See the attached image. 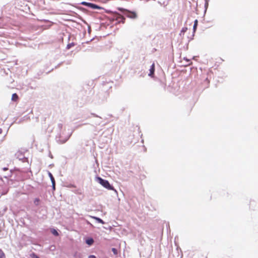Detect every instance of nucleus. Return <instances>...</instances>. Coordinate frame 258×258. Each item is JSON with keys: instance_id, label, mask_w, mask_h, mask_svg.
Returning <instances> with one entry per match:
<instances>
[{"instance_id": "f03ea898", "label": "nucleus", "mask_w": 258, "mask_h": 258, "mask_svg": "<svg viewBox=\"0 0 258 258\" xmlns=\"http://www.w3.org/2000/svg\"><path fill=\"white\" fill-rule=\"evenodd\" d=\"M83 5H84V6H88V7L90 8L91 9H98V10H101V9H103V8L97 5H95V4H92V3H87L85 1H83L82 3H81Z\"/></svg>"}, {"instance_id": "9b49d317", "label": "nucleus", "mask_w": 258, "mask_h": 258, "mask_svg": "<svg viewBox=\"0 0 258 258\" xmlns=\"http://www.w3.org/2000/svg\"><path fill=\"white\" fill-rule=\"evenodd\" d=\"M51 232L52 233L55 235V236H58V233L57 232V231L55 230V229H53L52 231H51Z\"/></svg>"}, {"instance_id": "423d86ee", "label": "nucleus", "mask_w": 258, "mask_h": 258, "mask_svg": "<svg viewBox=\"0 0 258 258\" xmlns=\"http://www.w3.org/2000/svg\"><path fill=\"white\" fill-rule=\"evenodd\" d=\"M19 99V97L16 93H14L12 96V100L13 101H17Z\"/></svg>"}, {"instance_id": "1a4fd4ad", "label": "nucleus", "mask_w": 258, "mask_h": 258, "mask_svg": "<svg viewBox=\"0 0 258 258\" xmlns=\"http://www.w3.org/2000/svg\"><path fill=\"white\" fill-rule=\"evenodd\" d=\"M40 200L38 198H36L34 201V203L35 205L37 206L39 204Z\"/></svg>"}, {"instance_id": "0eeeda50", "label": "nucleus", "mask_w": 258, "mask_h": 258, "mask_svg": "<svg viewBox=\"0 0 258 258\" xmlns=\"http://www.w3.org/2000/svg\"><path fill=\"white\" fill-rule=\"evenodd\" d=\"M86 242L89 245H92L94 242V240L92 238H89L86 240Z\"/></svg>"}, {"instance_id": "2eb2a0df", "label": "nucleus", "mask_w": 258, "mask_h": 258, "mask_svg": "<svg viewBox=\"0 0 258 258\" xmlns=\"http://www.w3.org/2000/svg\"><path fill=\"white\" fill-rule=\"evenodd\" d=\"M88 258H96V256L94 255H91L89 256Z\"/></svg>"}, {"instance_id": "4468645a", "label": "nucleus", "mask_w": 258, "mask_h": 258, "mask_svg": "<svg viewBox=\"0 0 258 258\" xmlns=\"http://www.w3.org/2000/svg\"><path fill=\"white\" fill-rule=\"evenodd\" d=\"M112 251L113 252V253L116 254H117V250L115 248H113L112 249Z\"/></svg>"}, {"instance_id": "ddd939ff", "label": "nucleus", "mask_w": 258, "mask_h": 258, "mask_svg": "<svg viewBox=\"0 0 258 258\" xmlns=\"http://www.w3.org/2000/svg\"><path fill=\"white\" fill-rule=\"evenodd\" d=\"M197 25H198V20H196L195 21V23H194V30H195L196 29Z\"/></svg>"}, {"instance_id": "dca6fc26", "label": "nucleus", "mask_w": 258, "mask_h": 258, "mask_svg": "<svg viewBox=\"0 0 258 258\" xmlns=\"http://www.w3.org/2000/svg\"><path fill=\"white\" fill-rule=\"evenodd\" d=\"M3 170L4 171H7L8 170V168H7V167H4V168H3Z\"/></svg>"}, {"instance_id": "7ed1b4c3", "label": "nucleus", "mask_w": 258, "mask_h": 258, "mask_svg": "<svg viewBox=\"0 0 258 258\" xmlns=\"http://www.w3.org/2000/svg\"><path fill=\"white\" fill-rule=\"evenodd\" d=\"M126 16L127 17L132 19H135L137 18V16L136 13L135 12H128L127 14H126Z\"/></svg>"}, {"instance_id": "f257e3e1", "label": "nucleus", "mask_w": 258, "mask_h": 258, "mask_svg": "<svg viewBox=\"0 0 258 258\" xmlns=\"http://www.w3.org/2000/svg\"><path fill=\"white\" fill-rule=\"evenodd\" d=\"M96 180L98 182H99L100 184H101L104 187L107 188L108 190H113V187L111 186L109 182L105 179H102L100 177H97L96 178Z\"/></svg>"}, {"instance_id": "20e7f679", "label": "nucleus", "mask_w": 258, "mask_h": 258, "mask_svg": "<svg viewBox=\"0 0 258 258\" xmlns=\"http://www.w3.org/2000/svg\"><path fill=\"white\" fill-rule=\"evenodd\" d=\"M154 72H155V64L154 63H153L151 67V68L150 69V73L149 74V76H150V77H153V75L154 74Z\"/></svg>"}, {"instance_id": "6e6552de", "label": "nucleus", "mask_w": 258, "mask_h": 258, "mask_svg": "<svg viewBox=\"0 0 258 258\" xmlns=\"http://www.w3.org/2000/svg\"><path fill=\"white\" fill-rule=\"evenodd\" d=\"M30 256L31 258H39V256L34 252L31 253Z\"/></svg>"}, {"instance_id": "f8f14e48", "label": "nucleus", "mask_w": 258, "mask_h": 258, "mask_svg": "<svg viewBox=\"0 0 258 258\" xmlns=\"http://www.w3.org/2000/svg\"><path fill=\"white\" fill-rule=\"evenodd\" d=\"M95 219H96V220H97L99 223H101V224H104V222H103V221L102 219H100V218H95Z\"/></svg>"}, {"instance_id": "39448f33", "label": "nucleus", "mask_w": 258, "mask_h": 258, "mask_svg": "<svg viewBox=\"0 0 258 258\" xmlns=\"http://www.w3.org/2000/svg\"><path fill=\"white\" fill-rule=\"evenodd\" d=\"M48 175H49V177H50V178L51 179V182H52L53 189V190H54L55 189V180H54V178L52 174L50 172L48 173Z\"/></svg>"}, {"instance_id": "9d476101", "label": "nucleus", "mask_w": 258, "mask_h": 258, "mask_svg": "<svg viewBox=\"0 0 258 258\" xmlns=\"http://www.w3.org/2000/svg\"><path fill=\"white\" fill-rule=\"evenodd\" d=\"M5 255L3 251L0 249V258H5Z\"/></svg>"}]
</instances>
